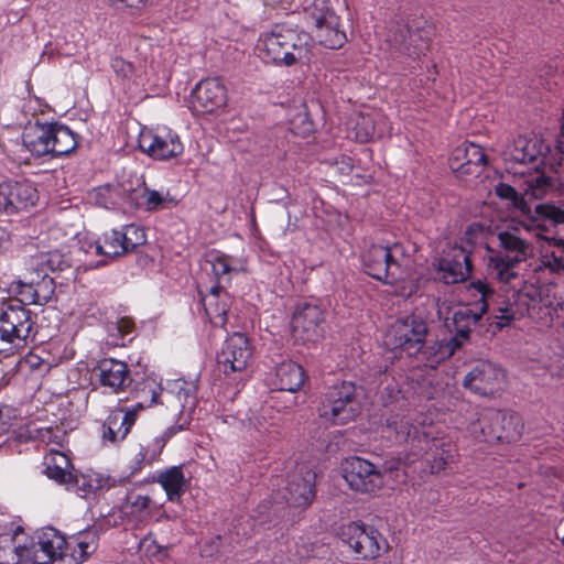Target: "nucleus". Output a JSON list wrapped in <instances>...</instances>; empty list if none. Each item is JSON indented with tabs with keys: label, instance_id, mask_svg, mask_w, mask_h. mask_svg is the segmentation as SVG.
<instances>
[{
	"label": "nucleus",
	"instance_id": "obj_1",
	"mask_svg": "<svg viewBox=\"0 0 564 564\" xmlns=\"http://www.w3.org/2000/svg\"><path fill=\"white\" fill-rule=\"evenodd\" d=\"M404 249L400 243L372 245L361 254L364 271L371 278L393 286V294L410 299L419 290L417 281L408 276Z\"/></svg>",
	"mask_w": 564,
	"mask_h": 564
},
{
	"label": "nucleus",
	"instance_id": "obj_2",
	"mask_svg": "<svg viewBox=\"0 0 564 564\" xmlns=\"http://www.w3.org/2000/svg\"><path fill=\"white\" fill-rule=\"evenodd\" d=\"M308 40L304 31L278 23L260 35L257 50L264 63L289 67L306 57Z\"/></svg>",
	"mask_w": 564,
	"mask_h": 564
},
{
	"label": "nucleus",
	"instance_id": "obj_3",
	"mask_svg": "<svg viewBox=\"0 0 564 564\" xmlns=\"http://www.w3.org/2000/svg\"><path fill=\"white\" fill-rule=\"evenodd\" d=\"M362 388L343 380L327 388L321 398L318 415L333 425L355 421L362 412Z\"/></svg>",
	"mask_w": 564,
	"mask_h": 564
},
{
	"label": "nucleus",
	"instance_id": "obj_4",
	"mask_svg": "<svg viewBox=\"0 0 564 564\" xmlns=\"http://www.w3.org/2000/svg\"><path fill=\"white\" fill-rule=\"evenodd\" d=\"M35 317L19 297L0 305V354L23 347L29 339H35Z\"/></svg>",
	"mask_w": 564,
	"mask_h": 564
},
{
	"label": "nucleus",
	"instance_id": "obj_5",
	"mask_svg": "<svg viewBox=\"0 0 564 564\" xmlns=\"http://www.w3.org/2000/svg\"><path fill=\"white\" fill-rule=\"evenodd\" d=\"M300 6L304 23L313 30L322 46L338 50L345 45L346 32L340 29V18L329 0H304Z\"/></svg>",
	"mask_w": 564,
	"mask_h": 564
},
{
	"label": "nucleus",
	"instance_id": "obj_6",
	"mask_svg": "<svg viewBox=\"0 0 564 564\" xmlns=\"http://www.w3.org/2000/svg\"><path fill=\"white\" fill-rule=\"evenodd\" d=\"M500 250L489 249L488 270L499 282L510 283L519 273L517 267L531 253V245L511 231L498 234Z\"/></svg>",
	"mask_w": 564,
	"mask_h": 564
},
{
	"label": "nucleus",
	"instance_id": "obj_7",
	"mask_svg": "<svg viewBox=\"0 0 564 564\" xmlns=\"http://www.w3.org/2000/svg\"><path fill=\"white\" fill-rule=\"evenodd\" d=\"M469 290L479 295V300L474 304L462 305L454 312L452 317L454 336L462 341L469 340L471 330L478 325L484 314L487 313L490 302L495 296V291L490 284L484 280H476L469 284Z\"/></svg>",
	"mask_w": 564,
	"mask_h": 564
},
{
	"label": "nucleus",
	"instance_id": "obj_8",
	"mask_svg": "<svg viewBox=\"0 0 564 564\" xmlns=\"http://www.w3.org/2000/svg\"><path fill=\"white\" fill-rule=\"evenodd\" d=\"M393 34L388 37L391 44H402L404 52L413 59L424 56L435 36V25L423 17L413 19L409 24L391 23Z\"/></svg>",
	"mask_w": 564,
	"mask_h": 564
},
{
	"label": "nucleus",
	"instance_id": "obj_9",
	"mask_svg": "<svg viewBox=\"0 0 564 564\" xmlns=\"http://www.w3.org/2000/svg\"><path fill=\"white\" fill-rule=\"evenodd\" d=\"M138 147L141 152L156 161H169L184 153L180 134L164 124L143 127L139 133Z\"/></svg>",
	"mask_w": 564,
	"mask_h": 564
},
{
	"label": "nucleus",
	"instance_id": "obj_10",
	"mask_svg": "<svg viewBox=\"0 0 564 564\" xmlns=\"http://www.w3.org/2000/svg\"><path fill=\"white\" fill-rule=\"evenodd\" d=\"M325 315L319 300L299 301L291 317V329L295 339L314 343L323 337Z\"/></svg>",
	"mask_w": 564,
	"mask_h": 564
},
{
	"label": "nucleus",
	"instance_id": "obj_11",
	"mask_svg": "<svg viewBox=\"0 0 564 564\" xmlns=\"http://www.w3.org/2000/svg\"><path fill=\"white\" fill-rule=\"evenodd\" d=\"M339 538L361 558H376L387 546V540L373 527L349 522L339 530Z\"/></svg>",
	"mask_w": 564,
	"mask_h": 564
},
{
	"label": "nucleus",
	"instance_id": "obj_12",
	"mask_svg": "<svg viewBox=\"0 0 564 564\" xmlns=\"http://www.w3.org/2000/svg\"><path fill=\"white\" fill-rule=\"evenodd\" d=\"M11 291L26 305H44L55 293L54 279L43 268L31 269L11 284Z\"/></svg>",
	"mask_w": 564,
	"mask_h": 564
},
{
	"label": "nucleus",
	"instance_id": "obj_13",
	"mask_svg": "<svg viewBox=\"0 0 564 564\" xmlns=\"http://www.w3.org/2000/svg\"><path fill=\"white\" fill-rule=\"evenodd\" d=\"M387 336L393 348L411 356L422 348L427 336V324L420 315L411 314L391 324Z\"/></svg>",
	"mask_w": 564,
	"mask_h": 564
},
{
	"label": "nucleus",
	"instance_id": "obj_14",
	"mask_svg": "<svg viewBox=\"0 0 564 564\" xmlns=\"http://www.w3.org/2000/svg\"><path fill=\"white\" fill-rule=\"evenodd\" d=\"M343 477L352 490L362 494L375 492L383 485L381 470L359 456H351L345 460Z\"/></svg>",
	"mask_w": 564,
	"mask_h": 564
},
{
	"label": "nucleus",
	"instance_id": "obj_15",
	"mask_svg": "<svg viewBox=\"0 0 564 564\" xmlns=\"http://www.w3.org/2000/svg\"><path fill=\"white\" fill-rule=\"evenodd\" d=\"M252 356V348L249 338L242 333H234L229 336L217 354V366L219 371L229 376L231 373H243Z\"/></svg>",
	"mask_w": 564,
	"mask_h": 564
},
{
	"label": "nucleus",
	"instance_id": "obj_16",
	"mask_svg": "<svg viewBox=\"0 0 564 564\" xmlns=\"http://www.w3.org/2000/svg\"><path fill=\"white\" fill-rule=\"evenodd\" d=\"M192 109L198 113H213L228 101L227 87L219 77L199 80L192 90Z\"/></svg>",
	"mask_w": 564,
	"mask_h": 564
},
{
	"label": "nucleus",
	"instance_id": "obj_17",
	"mask_svg": "<svg viewBox=\"0 0 564 564\" xmlns=\"http://www.w3.org/2000/svg\"><path fill=\"white\" fill-rule=\"evenodd\" d=\"M471 253L462 246L455 245L436 261L438 278L445 284L465 282L473 272Z\"/></svg>",
	"mask_w": 564,
	"mask_h": 564
},
{
	"label": "nucleus",
	"instance_id": "obj_18",
	"mask_svg": "<svg viewBox=\"0 0 564 564\" xmlns=\"http://www.w3.org/2000/svg\"><path fill=\"white\" fill-rule=\"evenodd\" d=\"M66 540L59 532L48 528L36 534L30 544H23V557L32 560L34 564H51L63 556Z\"/></svg>",
	"mask_w": 564,
	"mask_h": 564
},
{
	"label": "nucleus",
	"instance_id": "obj_19",
	"mask_svg": "<svg viewBox=\"0 0 564 564\" xmlns=\"http://www.w3.org/2000/svg\"><path fill=\"white\" fill-rule=\"evenodd\" d=\"M37 200L39 192L30 181L0 183V212L14 214L33 207Z\"/></svg>",
	"mask_w": 564,
	"mask_h": 564
},
{
	"label": "nucleus",
	"instance_id": "obj_20",
	"mask_svg": "<svg viewBox=\"0 0 564 564\" xmlns=\"http://www.w3.org/2000/svg\"><path fill=\"white\" fill-rule=\"evenodd\" d=\"M502 371L490 361L479 360L465 375L463 387L475 394L492 395L502 379Z\"/></svg>",
	"mask_w": 564,
	"mask_h": 564
},
{
	"label": "nucleus",
	"instance_id": "obj_21",
	"mask_svg": "<svg viewBox=\"0 0 564 564\" xmlns=\"http://www.w3.org/2000/svg\"><path fill=\"white\" fill-rule=\"evenodd\" d=\"M485 423L499 425L497 431L489 432V444L517 442L524 427L518 413L496 409H485Z\"/></svg>",
	"mask_w": 564,
	"mask_h": 564
},
{
	"label": "nucleus",
	"instance_id": "obj_22",
	"mask_svg": "<svg viewBox=\"0 0 564 564\" xmlns=\"http://www.w3.org/2000/svg\"><path fill=\"white\" fill-rule=\"evenodd\" d=\"M139 415L128 406H120L112 410L101 425V440L104 444L118 445L123 442Z\"/></svg>",
	"mask_w": 564,
	"mask_h": 564
},
{
	"label": "nucleus",
	"instance_id": "obj_23",
	"mask_svg": "<svg viewBox=\"0 0 564 564\" xmlns=\"http://www.w3.org/2000/svg\"><path fill=\"white\" fill-rule=\"evenodd\" d=\"M315 484L316 474L314 471L294 473L289 476L282 498L289 506L306 508L316 496Z\"/></svg>",
	"mask_w": 564,
	"mask_h": 564
},
{
	"label": "nucleus",
	"instance_id": "obj_24",
	"mask_svg": "<svg viewBox=\"0 0 564 564\" xmlns=\"http://www.w3.org/2000/svg\"><path fill=\"white\" fill-rule=\"evenodd\" d=\"M200 301L209 323L214 327L225 328L229 319L232 297L220 285H214L206 294L199 291Z\"/></svg>",
	"mask_w": 564,
	"mask_h": 564
},
{
	"label": "nucleus",
	"instance_id": "obj_25",
	"mask_svg": "<svg viewBox=\"0 0 564 564\" xmlns=\"http://www.w3.org/2000/svg\"><path fill=\"white\" fill-rule=\"evenodd\" d=\"M95 371L100 386L108 388L111 393L123 391L131 381L127 364L112 358L101 359Z\"/></svg>",
	"mask_w": 564,
	"mask_h": 564
},
{
	"label": "nucleus",
	"instance_id": "obj_26",
	"mask_svg": "<svg viewBox=\"0 0 564 564\" xmlns=\"http://www.w3.org/2000/svg\"><path fill=\"white\" fill-rule=\"evenodd\" d=\"M50 135V121L35 120L24 128L21 135L22 145L32 158L51 161Z\"/></svg>",
	"mask_w": 564,
	"mask_h": 564
},
{
	"label": "nucleus",
	"instance_id": "obj_27",
	"mask_svg": "<svg viewBox=\"0 0 564 564\" xmlns=\"http://www.w3.org/2000/svg\"><path fill=\"white\" fill-rule=\"evenodd\" d=\"M487 164L484 149L473 142L456 148L451 159V169L460 175L476 174Z\"/></svg>",
	"mask_w": 564,
	"mask_h": 564
},
{
	"label": "nucleus",
	"instance_id": "obj_28",
	"mask_svg": "<svg viewBox=\"0 0 564 564\" xmlns=\"http://www.w3.org/2000/svg\"><path fill=\"white\" fill-rule=\"evenodd\" d=\"M460 347L462 341L457 338H445L432 343L424 340L422 348L414 351L413 355L425 368L435 369L442 361L451 358Z\"/></svg>",
	"mask_w": 564,
	"mask_h": 564
},
{
	"label": "nucleus",
	"instance_id": "obj_29",
	"mask_svg": "<svg viewBox=\"0 0 564 564\" xmlns=\"http://www.w3.org/2000/svg\"><path fill=\"white\" fill-rule=\"evenodd\" d=\"M164 391L175 398L181 413L192 412L198 401V379L176 378L167 380Z\"/></svg>",
	"mask_w": 564,
	"mask_h": 564
},
{
	"label": "nucleus",
	"instance_id": "obj_30",
	"mask_svg": "<svg viewBox=\"0 0 564 564\" xmlns=\"http://www.w3.org/2000/svg\"><path fill=\"white\" fill-rule=\"evenodd\" d=\"M51 160L69 155L78 147V135L66 124L50 121Z\"/></svg>",
	"mask_w": 564,
	"mask_h": 564
},
{
	"label": "nucleus",
	"instance_id": "obj_31",
	"mask_svg": "<svg viewBox=\"0 0 564 564\" xmlns=\"http://www.w3.org/2000/svg\"><path fill=\"white\" fill-rule=\"evenodd\" d=\"M518 302L520 305H525V310H520L516 307L514 304H507L505 307H499V315H496L494 319L490 322V327L494 328V332L501 330L502 328L510 325V323L518 317V315H523L527 313L530 317H533L536 313V310L540 308V302L534 297H530L528 293H519L517 294Z\"/></svg>",
	"mask_w": 564,
	"mask_h": 564
},
{
	"label": "nucleus",
	"instance_id": "obj_32",
	"mask_svg": "<svg viewBox=\"0 0 564 564\" xmlns=\"http://www.w3.org/2000/svg\"><path fill=\"white\" fill-rule=\"evenodd\" d=\"M306 375L301 365L292 360L282 361L275 368L273 386L276 390L295 392L301 389Z\"/></svg>",
	"mask_w": 564,
	"mask_h": 564
},
{
	"label": "nucleus",
	"instance_id": "obj_33",
	"mask_svg": "<svg viewBox=\"0 0 564 564\" xmlns=\"http://www.w3.org/2000/svg\"><path fill=\"white\" fill-rule=\"evenodd\" d=\"M163 391L164 388L155 379L147 377L137 382L131 390V394L137 402L128 408L134 410L135 414L140 415L145 409L155 404H162L160 398Z\"/></svg>",
	"mask_w": 564,
	"mask_h": 564
},
{
	"label": "nucleus",
	"instance_id": "obj_34",
	"mask_svg": "<svg viewBox=\"0 0 564 564\" xmlns=\"http://www.w3.org/2000/svg\"><path fill=\"white\" fill-rule=\"evenodd\" d=\"M384 432L389 435L393 434L397 443L409 441H411L412 444L415 441H417L419 444L423 443L424 446H421V449H424L431 443L427 435L419 432L416 427H413L404 416L392 415L387 419Z\"/></svg>",
	"mask_w": 564,
	"mask_h": 564
},
{
	"label": "nucleus",
	"instance_id": "obj_35",
	"mask_svg": "<svg viewBox=\"0 0 564 564\" xmlns=\"http://www.w3.org/2000/svg\"><path fill=\"white\" fill-rule=\"evenodd\" d=\"M154 480L161 485L169 501H178L186 491L187 480L181 465L160 471Z\"/></svg>",
	"mask_w": 564,
	"mask_h": 564
},
{
	"label": "nucleus",
	"instance_id": "obj_36",
	"mask_svg": "<svg viewBox=\"0 0 564 564\" xmlns=\"http://www.w3.org/2000/svg\"><path fill=\"white\" fill-rule=\"evenodd\" d=\"M544 148L543 143L535 138L518 135L508 147V155L517 163H533L543 154Z\"/></svg>",
	"mask_w": 564,
	"mask_h": 564
},
{
	"label": "nucleus",
	"instance_id": "obj_37",
	"mask_svg": "<svg viewBox=\"0 0 564 564\" xmlns=\"http://www.w3.org/2000/svg\"><path fill=\"white\" fill-rule=\"evenodd\" d=\"M44 474L47 478L56 481L57 484L64 485L74 468L70 463V458L55 449H51L44 457Z\"/></svg>",
	"mask_w": 564,
	"mask_h": 564
},
{
	"label": "nucleus",
	"instance_id": "obj_38",
	"mask_svg": "<svg viewBox=\"0 0 564 564\" xmlns=\"http://www.w3.org/2000/svg\"><path fill=\"white\" fill-rule=\"evenodd\" d=\"M124 183L104 184L89 193L95 205L105 209H122Z\"/></svg>",
	"mask_w": 564,
	"mask_h": 564
},
{
	"label": "nucleus",
	"instance_id": "obj_39",
	"mask_svg": "<svg viewBox=\"0 0 564 564\" xmlns=\"http://www.w3.org/2000/svg\"><path fill=\"white\" fill-rule=\"evenodd\" d=\"M22 533L21 527L14 531L0 530V564H20L23 557V544L17 543V539Z\"/></svg>",
	"mask_w": 564,
	"mask_h": 564
},
{
	"label": "nucleus",
	"instance_id": "obj_40",
	"mask_svg": "<svg viewBox=\"0 0 564 564\" xmlns=\"http://www.w3.org/2000/svg\"><path fill=\"white\" fill-rule=\"evenodd\" d=\"M253 427L260 435L268 438H275L280 434L281 415L278 410L271 406H263L260 413L250 420Z\"/></svg>",
	"mask_w": 564,
	"mask_h": 564
},
{
	"label": "nucleus",
	"instance_id": "obj_41",
	"mask_svg": "<svg viewBox=\"0 0 564 564\" xmlns=\"http://www.w3.org/2000/svg\"><path fill=\"white\" fill-rule=\"evenodd\" d=\"M119 243L121 254H127L135 250L137 247L147 242V232L143 226L128 224L119 229Z\"/></svg>",
	"mask_w": 564,
	"mask_h": 564
},
{
	"label": "nucleus",
	"instance_id": "obj_42",
	"mask_svg": "<svg viewBox=\"0 0 564 564\" xmlns=\"http://www.w3.org/2000/svg\"><path fill=\"white\" fill-rule=\"evenodd\" d=\"M429 453L426 455V462L430 464L431 474H440L454 462V453L449 445L440 443L436 440L432 441V446H429Z\"/></svg>",
	"mask_w": 564,
	"mask_h": 564
},
{
	"label": "nucleus",
	"instance_id": "obj_43",
	"mask_svg": "<svg viewBox=\"0 0 564 564\" xmlns=\"http://www.w3.org/2000/svg\"><path fill=\"white\" fill-rule=\"evenodd\" d=\"M561 231H564V225ZM539 268L549 269L554 273L564 272V238L554 240L553 246L544 249Z\"/></svg>",
	"mask_w": 564,
	"mask_h": 564
},
{
	"label": "nucleus",
	"instance_id": "obj_44",
	"mask_svg": "<svg viewBox=\"0 0 564 564\" xmlns=\"http://www.w3.org/2000/svg\"><path fill=\"white\" fill-rule=\"evenodd\" d=\"M90 248H94L96 256H104L108 259L121 257L118 229L104 232L97 241L90 243Z\"/></svg>",
	"mask_w": 564,
	"mask_h": 564
},
{
	"label": "nucleus",
	"instance_id": "obj_45",
	"mask_svg": "<svg viewBox=\"0 0 564 564\" xmlns=\"http://www.w3.org/2000/svg\"><path fill=\"white\" fill-rule=\"evenodd\" d=\"M32 268H43L45 271L55 272L64 271L70 267L69 259L58 250L42 253L32 260Z\"/></svg>",
	"mask_w": 564,
	"mask_h": 564
},
{
	"label": "nucleus",
	"instance_id": "obj_46",
	"mask_svg": "<svg viewBox=\"0 0 564 564\" xmlns=\"http://www.w3.org/2000/svg\"><path fill=\"white\" fill-rule=\"evenodd\" d=\"M178 200L171 195L170 191L149 189L147 196L145 213H156L164 209H172L176 207Z\"/></svg>",
	"mask_w": 564,
	"mask_h": 564
},
{
	"label": "nucleus",
	"instance_id": "obj_47",
	"mask_svg": "<svg viewBox=\"0 0 564 564\" xmlns=\"http://www.w3.org/2000/svg\"><path fill=\"white\" fill-rule=\"evenodd\" d=\"M373 118L370 115L359 113L354 120V126L350 130V137L359 143H367L373 138Z\"/></svg>",
	"mask_w": 564,
	"mask_h": 564
},
{
	"label": "nucleus",
	"instance_id": "obj_48",
	"mask_svg": "<svg viewBox=\"0 0 564 564\" xmlns=\"http://www.w3.org/2000/svg\"><path fill=\"white\" fill-rule=\"evenodd\" d=\"M151 499L147 495L129 494L122 507L124 514L140 520L143 516L149 513Z\"/></svg>",
	"mask_w": 564,
	"mask_h": 564
},
{
	"label": "nucleus",
	"instance_id": "obj_49",
	"mask_svg": "<svg viewBox=\"0 0 564 564\" xmlns=\"http://www.w3.org/2000/svg\"><path fill=\"white\" fill-rule=\"evenodd\" d=\"M208 262L212 264V271L218 281L237 271L234 265V258L221 252H212Z\"/></svg>",
	"mask_w": 564,
	"mask_h": 564
},
{
	"label": "nucleus",
	"instance_id": "obj_50",
	"mask_svg": "<svg viewBox=\"0 0 564 564\" xmlns=\"http://www.w3.org/2000/svg\"><path fill=\"white\" fill-rule=\"evenodd\" d=\"M497 429H499V425L485 423V410L479 414L475 422H471L468 425V431L474 438L478 442L485 443H489V432L497 431Z\"/></svg>",
	"mask_w": 564,
	"mask_h": 564
},
{
	"label": "nucleus",
	"instance_id": "obj_51",
	"mask_svg": "<svg viewBox=\"0 0 564 564\" xmlns=\"http://www.w3.org/2000/svg\"><path fill=\"white\" fill-rule=\"evenodd\" d=\"M536 213L545 220L551 221L558 230L564 226V209L554 204H540Z\"/></svg>",
	"mask_w": 564,
	"mask_h": 564
},
{
	"label": "nucleus",
	"instance_id": "obj_52",
	"mask_svg": "<svg viewBox=\"0 0 564 564\" xmlns=\"http://www.w3.org/2000/svg\"><path fill=\"white\" fill-rule=\"evenodd\" d=\"M140 547L144 551L147 556L158 561H163L169 555V549L160 545L152 534H148L142 539Z\"/></svg>",
	"mask_w": 564,
	"mask_h": 564
},
{
	"label": "nucleus",
	"instance_id": "obj_53",
	"mask_svg": "<svg viewBox=\"0 0 564 564\" xmlns=\"http://www.w3.org/2000/svg\"><path fill=\"white\" fill-rule=\"evenodd\" d=\"M67 490H72L77 495L85 496L88 492H91L94 486L87 479L85 475H79L77 471L73 470L67 481L64 484Z\"/></svg>",
	"mask_w": 564,
	"mask_h": 564
},
{
	"label": "nucleus",
	"instance_id": "obj_54",
	"mask_svg": "<svg viewBox=\"0 0 564 564\" xmlns=\"http://www.w3.org/2000/svg\"><path fill=\"white\" fill-rule=\"evenodd\" d=\"M142 193V183L137 186H132L131 184H124V195H123V212H134L138 210L140 206V197Z\"/></svg>",
	"mask_w": 564,
	"mask_h": 564
},
{
	"label": "nucleus",
	"instance_id": "obj_55",
	"mask_svg": "<svg viewBox=\"0 0 564 564\" xmlns=\"http://www.w3.org/2000/svg\"><path fill=\"white\" fill-rule=\"evenodd\" d=\"M110 66L115 74L123 80H130L134 76V65L121 56H115L111 59Z\"/></svg>",
	"mask_w": 564,
	"mask_h": 564
},
{
	"label": "nucleus",
	"instance_id": "obj_56",
	"mask_svg": "<svg viewBox=\"0 0 564 564\" xmlns=\"http://www.w3.org/2000/svg\"><path fill=\"white\" fill-rule=\"evenodd\" d=\"M265 7H270L283 13H294L300 8L299 0H263Z\"/></svg>",
	"mask_w": 564,
	"mask_h": 564
},
{
	"label": "nucleus",
	"instance_id": "obj_57",
	"mask_svg": "<svg viewBox=\"0 0 564 564\" xmlns=\"http://www.w3.org/2000/svg\"><path fill=\"white\" fill-rule=\"evenodd\" d=\"M155 459V456H149V451L145 447H141L140 451L135 454L133 465L131 466L130 475L133 476L140 473L145 465L152 464Z\"/></svg>",
	"mask_w": 564,
	"mask_h": 564
},
{
	"label": "nucleus",
	"instance_id": "obj_58",
	"mask_svg": "<svg viewBox=\"0 0 564 564\" xmlns=\"http://www.w3.org/2000/svg\"><path fill=\"white\" fill-rule=\"evenodd\" d=\"M116 328L121 339H124L126 336L134 332L135 324L131 317L123 316L117 321Z\"/></svg>",
	"mask_w": 564,
	"mask_h": 564
},
{
	"label": "nucleus",
	"instance_id": "obj_59",
	"mask_svg": "<svg viewBox=\"0 0 564 564\" xmlns=\"http://www.w3.org/2000/svg\"><path fill=\"white\" fill-rule=\"evenodd\" d=\"M337 171L343 175H349L354 170V161L348 155H340L334 162Z\"/></svg>",
	"mask_w": 564,
	"mask_h": 564
},
{
	"label": "nucleus",
	"instance_id": "obj_60",
	"mask_svg": "<svg viewBox=\"0 0 564 564\" xmlns=\"http://www.w3.org/2000/svg\"><path fill=\"white\" fill-rule=\"evenodd\" d=\"M23 365L28 366L31 370H41L44 365L43 359L35 354H28L23 359Z\"/></svg>",
	"mask_w": 564,
	"mask_h": 564
},
{
	"label": "nucleus",
	"instance_id": "obj_61",
	"mask_svg": "<svg viewBox=\"0 0 564 564\" xmlns=\"http://www.w3.org/2000/svg\"><path fill=\"white\" fill-rule=\"evenodd\" d=\"M496 193L499 197L506 199H514L517 197V191L514 189V187L505 183H500L497 186Z\"/></svg>",
	"mask_w": 564,
	"mask_h": 564
},
{
	"label": "nucleus",
	"instance_id": "obj_62",
	"mask_svg": "<svg viewBox=\"0 0 564 564\" xmlns=\"http://www.w3.org/2000/svg\"><path fill=\"white\" fill-rule=\"evenodd\" d=\"M77 547H78L80 557H83V558H86L95 550L94 544L91 542L86 541V536H83V535H80L77 539Z\"/></svg>",
	"mask_w": 564,
	"mask_h": 564
},
{
	"label": "nucleus",
	"instance_id": "obj_63",
	"mask_svg": "<svg viewBox=\"0 0 564 564\" xmlns=\"http://www.w3.org/2000/svg\"><path fill=\"white\" fill-rule=\"evenodd\" d=\"M11 240V232L7 227L0 226V254L8 248Z\"/></svg>",
	"mask_w": 564,
	"mask_h": 564
},
{
	"label": "nucleus",
	"instance_id": "obj_64",
	"mask_svg": "<svg viewBox=\"0 0 564 564\" xmlns=\"http://www.w3.org/2000/svg\"><path fill=\"white\" fill-rule=\"evenodd\" d=\"M382 377L386 379L387 378V366H379L377 369H376V372L373 375V378L370 379L368 382L370 384H377V386H380L382 383Z\"/></svg>",
	"mask_w": 564,
	"mask_h": 564
}]
</instances>
